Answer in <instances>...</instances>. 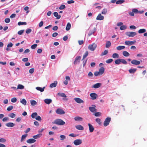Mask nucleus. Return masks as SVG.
<instances>
[{"label": "nucleus", "instance_id": "nucleus-6", "mask_svg": "<svg viewBox=\"0 0 147 147\" xmlns=\"http://www.w3.org/2000/svg\"><path fill=\"white\" fill-rule=\"evenodd\" d=\"M56 112L59 115H63L65 113V111L62 109L60 108L57 109L56 111Z\"/></svg>", "mask_w": 147, "mask_h": 147}, {"label": "nucleus", "instance_id": "nucleus-12", "mask_svg": "<svg viewBox=\"0 0 147 147\" xmlns=\"http://www.w3.org/2000/svg\"><path fill=\"white\" fill-rule=\"evenodd\" d=\"M36 141V140L34 139L30 138L26 140V142L28 143L31 144L35 142Z\"/></svg>", "mask_w": 147, "mask_h": 147}, {"label": "nucleus", "instance_id": "nucleus-49", "mask_svg": "<svg viewBox=\"0 0 147 147\" xmlns=\"http://www.w3.org/2000/svg\"><path fill=\"white\" fill-rule=\"evenodd\" d=\"M4 21L5 23H8L10 22V20L9 18H6L5 19Z\"/></svg>", "mask_w": 147, "mask_h": 147}, {"label": "nucleus", "instance_id": "nucleus-54", "mask_svg": "<svg viewBox=\"0 0 147 147\" xmlns=\"http://www.w3.org/2000/svg\"><path fill=\"white\" fill-rule=\"evenodd\" d=\"M17 99L15 97H14L12 98L11 99V101L12 102H15L17 101Z\"/></svg>", "mask_w": 147, "mask_h": 147}, {"label": "nucleus", "instance_id": "nucleus-36", "mask_svg": "<svg viewBox=\"0 0 147 147\" xmlns=\"http://www.w3.org/2000/svg\"><path fill=\"white\" fill-rule=\"evenodd\" d=\"M38 115L37 113L36 112H35L32 113L31 115V117L32 118H35Z\"/></svg>", "mask_w": 147, "mask_h": 147}, {"label": "nucleus", "instance_id": "nucleus-19", "mask_svg": "<svg viewBox=\"0 0 147 147\" xmlns=\"http://www.w3.org/2000/svg\"><path fill=\"white\" fill-rule=\"evenodd\" d=\"M42 135V134L41 133L38 134L36 135H34L33 136V138L34 139H37L40 138Z\"/></svg>", "mask_w": 147, "mask_h": 147}, {"label": "nucleus", "instance_id": "nucleus-11", "mask_svg": "<svg viewBox=\"0 0 147 147\" xmlns=\"http://www.w3.org/2000/svg\"><path fill=\"white\" fill-rule=\"evenodd\" d=\"M74 100L76 102L78 103H82L84 102L81 99L79 98H74Z\"/></svg>", "mask_w": 147, "mask_h": 147}, {"label": "nucleus", "instance_id": "nucleus-63", "mask_svg": "<svg viewBox=\"0 0 147 147\" xmlns=\"http://www.w3.org/2000/svg\"><path fill=\"white\" fill-rule=\"evenodd\" d=\"M74 3V1L73 0H71L68 1H67V3L68 4H71V3Z\"/></svg>", "mask_w": 147, "mask_h": 147}, {"label": "nucleus", "instance_id": "nucleus-53", "mask_svg": "<svg viewBox=\"0 0 147 147\" xmlns=\"http://www.w3.org/2000/svg\"><path fill=\"white\" fill-rule=\"evenodd\" d=\"M37 46V44H34L31 46V48L32 49H34Z\"/></svg>", "mask_w": 147, "mask_h": 147}, {"label": "nucleus", "instance_id": "nucleus-14", "mask_svg": "<svg viewBox=\"0 0 147 147\" xmlns=\"http://www.w3.org/2000/svg\"><path fill=\"white\" fill-rule=\"evenodd\" d=\"M96 30V29L95 28H94L92 30H90L88 34V36H89L93 34L95 32Z\"/></svg>", "mask_w": 147, "mask_h": 147}, {"label": "nucleus", "instance_id": "nucleus-31", "mask_svg": "<svg viewBox=\"0 0 147 147\" xmlns=\"http://www.w3.org/2000/svg\"><path fill=\"white\" fill-rule=\"evenodd\" d=\"M146 30L145 29H141L138 31V32L139 34H142L145 32Z\"/></svg>", "mask_w": 147, "mask_h": 147}, {"label": "nucleus", "instance_id": "nucleus-20", "mask_svg": "<svg viewBox=\"0 0 147 147\" xmlns=\"http://www.w3.org/2000/svg\"><path fill=\"white\" fill-rule=\"evenodd\" d=\"M101 85V84L100 83H97L94 85L92 88H97L100 87Z\"/></svg>", "mask_w": 147, "mask_h": 147}, {"label": "nucleus", "instance_id": "nucleus-27", "mask_svg": "<svg viewBox=\"0 0 147 147\" xmlns=\"http://www.w3.org/2000/svg\"><path fill=\"white\" fill-rule=\"evenodd\" d=\"M45 88V87H43L42 88L39 87H36V88L37 90H39L41 92H42L44 91Z\"/></svg>", "mask_w": 147, "mask_h": 147}, {"label": "nucleus", "instance_id": "nucleus-24", "mask_svg": "<svg viewBox=\"0 0 147 147\" xmlns=\"http://www.w3.org/2000/svg\"><path fill=\"white\" fill-rule=\"evenodd\" d=\"M54 16L56 17V19H59L61 18V16L59 15L58 13L57 12H55L53 13Z\"/></svg>", "mask_w": 147, "mask_h": 147}, {"label": "nucleus", "instance_id": "nucleus-39", "mask_svg": "<svg viewBox=\"0 0 147 147\" xmlns=\"http://www.w3.org/2000/svg\"><path fill=\"white\" fill-rule=\"evenodd\" d=\"M125 2L124 0H118L116 2V4H122Z\"/></svg>", "mask_w": 147, "mask_h": 147}, {"label": "nucleus", "instance_id": "nucleus-45", "mask_svg": "<svg viewBox=\"0 0 147 147\" xmlns=\"http://www.w3.org/2000/svg\"><path fill=\"white\" fill-rule=\"evenodd\" d=\"M58 95H59L60 96L62 97H66V96L65 94L64 93H58Z\"/></svg>", "mask_w": 147, "mask_h": 147}, {"label": "nucleus", "instance_id": "nucleus-4", "mask_svg": "<svg viewBox=\"0 0 147 147\" xmlns=\"http://www.w3.org/2000/svg\"><path fill=\"white\" fill-rule=\"evenodd\" d=\"M111 120V118L109 117H107L104 122V125L105 126H107L109 124Z\"/></svg>", "mask_w": 147, "mask_h": 147}, {"label": "nucleus", "instance_id": "nucleus-10", "mask_svg": "<svg viewBox=\"0 0 147 147\" xmlns=\"http://www.w3.org/2000/svg\"><path fill=\"white\" fill-rule=\"evenodd\" d=\"M131 63L134 65H138L140 64V62L139 61L134 59L131 61Z\"/></svg>", "mask_w": 147, "mask_h": 147}, {"label": "nucleus", "instance_id": "nucleus-8", "mask_svg": "<svg viewBox=\"0 0 147 147\" xmlns=\"http://www.w3.org/2000/svg\"><path fill=\"white\" fill-rule=\"evenodd\" d=\"M81 57L80 56L76 57L75 58V61L74 63V65H76L78 63H79L80 61Z\"/></svg>", "mask_w": 147, "mask_h": 147}, {"label": "nucleus", "instance_id": "nucleus-55", "mask_svg": "<svg viewBox=\"0 0 147 147\" xmlns=\"http://www.w3.org/2000/svg\"><path fill=\"white\" fill-rule=\"evenodd\" d=\"M35 119L38 121H41L42 120V119L38 115H37L35 118Z\"/></svg>", "mask_w": 147, "mask_h": 147}, {"label": "nucleus", "instance_id": "nucleus-38", "mask_svg": "<svg viewBox=\"0 0 147 147\" xmlns=\"http://www.w3.org/2000/svg\"><path fill=\"white\" fill-rule=\"evenodd\" d=\"M121 59H116L115 61V63L117 65H119L121 62Z\"/></svg>", "mask_w": 147, "mask_h": 147}, {"label": "nucleus", "instance_id": "nucleus-33", "mask_svg": "<svg viewBox=\"0 0 147 147\" xmlns=\"http://www.w3.org/2000/svg\"><path fill=\"white\" fill-rule=\"evenodd\" d=\"M111 43L110 41H107L106 43L105 47L107 48H109L111 46Z\"/></svg>", "mask_w": 147, "mask_h": 147}, {"label": "nucleus", "instance_id": "nucleus-52", "mask_svg": "<svg viewBox=\"0 0 147 147\" xmlns=\"http://www.w3.org/2000/svg\"><path fill=\"white\" fill-rule=\"evenodd\" d=\"M96 121L99 124H101V120L99 118H97L96 119Z\"/></svg>", "mask_w": 147, "mask_h": 147}, {"label": "nucleus", "instance_id": "nucleus-13", "mask_svg": "<svg viewBox=\"0 0 147 147\" xmlns=\"http://www.w3.org/2000/svg\"><path fill=\"white\" fill-rule=\"evenodd\" d=\"M88 125L89 126V129L90 132L91 133L94 130V127L90 123H88Z\"/></svg>", "mask_w": 147, "mask_h": 147}, {"label": "nucleus", "instance_id": "nucleus-34", "mask_svg": "<svg viewBox=\"0 0 147 147\" xmlns=\"http://www.w3.org/2000/svg\"><path fill=\"white\" fill-rule=\"evenodd\" d=\"M20 102L24 105H26V101L25 99H22L20 101Z\"/></svg>", "mask_w": 147, "mask_h": 147}, {"label": "nucleus", "instance_id": "nucleus-3", "mask_svg": "<svg viewBox=\"0 0 147 147\" xmlns=\"http://www.w3.org/2000/svg\"><path fill=\"white\" fill-rule=\"evenodd\" d=\"M125 34L129 37H133L136 35L137 34L135 32H127L125 33Z\"/></svg>", "mask_w": 147, "mask_h": 147}, {"label": "nucleus", "instance_id": "nucleus-35", "mask_svg": "<svg viewBox=\"0 0 147 147\" xmlns=\"http://www.w3.org/2000/svg\"><path fill=\"white\" fill-rule=\"evenodd\" d=\"M112 57L113 58H117L119 57V55L117 53H114L112 55Z\"/></svg>", "mask_w": 147, "mask_h": 147}, {"label": "nucleus", "instance_id": "nucleus-56", "mask_svg": "<svg viewBox=\"0 0 147 147\" xmlns=\"http://www.w3.org/2000/svg\"><path fill=\"white\" fill-rule=\"evenodd\" d=\"M60 140H63L66 138V137L64 135H61L60 136Z\"/></svg>", "mask_w": 147, "mask_h": 147}, {"label": "nucleus", "instance_id": "nucleus-30", "mask_svg": "<svg viewBox=\"0 0 147 147\" xmlns=\"http://www.w3.org/2000/svg\"><path fill=\"white\" fill-rule=\"evenodd\" d=\"M71 27V25L70 23L69 22L68 23L66 27V30L67 31L69 30L70 29Z\"/></svg>", "mask_w": 147, "mask_h": 147}, {"label": "nucleus", "instance_id": "nucleus-15", "mask_svg": "<svg viewBox=\"0 0 147 147\" xmlns=\"http://www.w3.org/2000/svg\"><path fill=\"white\" fill-rule=\"evenodd\" d=\"M136 41H125V45H133L134 44Z\"/></svg>", "mask_w": 147, "mask_h": 147}, {"label": "nucleus", "instance_id": "nucleus-57", "mask_svg": "<svg viewBox=\"0 0 147 147\" xmlns=\"http://www.w3.org/2000/svg\"><path fill=\"white\" fill-rule=\"evenodd\" d=\"M107 12V9H104L102 10V11L101 12L102 14H105Z\"/></svg>", "mask_w": 147, "mask_h": 147}, {"label": "nucleus", "instance_id": "nucleus-48", "mask_svg": "<svg viewBox=\"0 0 147 147\" xmlns=\"http://www.w3.org/2000/svg\"><path fill=\"white\" fill-rule=\"evenodd\" d=\"M13 106H10L8 107L7 108V110L8 111H10L13 109Z\"/></svg>", "mask_w": 147, "mask_h": 147}, {"label": "nucleus", "instance_id": "nucleus-46", "mask_svg": "<svg viewBox=\"0 0 147 147\" xmlns=\"http://www.w3.org/2000/svg\"><path fill=\"white\" fill-rule=\"evenodd\" d=\"M121 62L124 64H126L127 63L126 61L123 59H121Z\"/></svg>", "mask_w": 147, "mask_h": 147}, {"label": "nucleus", "instance_id": "nucleus-5", "mask_svg": "<svg viewBox=\"0 0 147 147\" xmlns=\"http://www.w3.org/2000/svg\"><path fill=\"white\" fill-rule=\"evenodd\" d=\"M74 144L76 146L79 145L82 143V140L81 139H76L74 141Z\"/></svg>", "mask_w": 147, "mask_h": 147}, {"label": "nucleus", "instance_id": "nucleus-51", "mask_svg": "<svg viewBox=\"0 0 147 147\" xmlns=\"http://www.w3.org/2000/svg\"><path fill=\"white\" fill-rule=\"evenodd\" d=\"M65 8V5H62L59 7V9H63Z\"/></svg>", "mask_w": 147, "mask_h": 147}, {"label": "nucleus", "instance_id": "nucleus-58", "mask_svg": "<svg viewBox=\"0 0 147 147\" xmlns=\"http://www.w3.org/2000/svg\"><path fill=\"white\" fill-rule=\"evenodd\" d=\"M101 113L99 112H96L94 114V115L96 117L99 116L100 115Z\"/></svg>", "mask_w": 147, "mask_h": 147}, {"label": "nucleus", "instance_id": "nucleus-22", "mask_svg": "<svg viewBox=\"0 0 147 147\" xmlns=\"http://www.w3.org/2000/svg\"><path fill=\"white\" fill-rule=\"evenodd\" d=\"M74 119L75 121H82L83 120V118L82 117L79 116H77L75 117L74 118Z\"/></svg>", "mask_w": 147, "mask_h": 147}, {"label": "nucleus", "instance_id": "nucleus-37", "mask_svg": "<svg viewBox=\"0 0 147 147\" xmlns=\"http://www.w3.org/2000/svg\"><path fill=\"white\" fill-rule=\"evenodd\" d=\"M108 51L107 50H105L103 52H102L100 55L101 56H103L107 54Z\"/></svg>", "mask_w": 147, "mask_h": 147}, {"label": "nucleus", "instance_id": "nucleus-16", "mask_svg": "<svg viewBox=\"0 0 147 147\" xmlns=\"http://www.w3.org/2000/svg\"><path fill=\"white\" fill-rule=\"evenodd\" d=\"M75 127L77 129L79 130H83L84 129V127L82 125H76Z\"/></svg>", "mask_w": 147, "mask_h": 147}, {"label": "nucleus", "instance_id": "nucleus-32", "mask_svg": "<svg viewBox=\"0 0 147 147\" xmlns=\"http://www.w3.org/2000/svg\"><path fill=\"white\" fill-rule=\"evenodd\" d=\"M30 103L32 105L34 106L37 104V102L34 100H30Z\"/></svg>", "mask_w": 147, "mask_h": 147}, {"label": "nucleus", "instance_id": "nucleus-7", "mask_svg": "<svg viewBox=\"0 0 147 147\" xmlns=\"http://www.w3.org/2000/svg\"><path fill=\"white\" fill-rule=\"evenodd\" d=\"M92 107H89V109L92 112L94 113L96 111L97 109L95 108L96 106L95 105H92Z\"/></svg>", "mask_w": 147, "mask_h": 147}, {"label": "nucleus", "instance_id": "nucleus-47", "mask_svg": "<svg viewBox=\"0 0 147 147\" xmlns=\"http://www.w3.org/2000/svg\"><path fill=\"white\" fill-rule=\"evenodd\" d=\"M127 28V27L125 25H123L121 26L120 29L121 30H123Z\"/></svg>", "mask_w": 147, "mask_h": 147}, {"label": "nucleus", "instance_id": "nucleus-41", "mask_svg": "<svg viewBox=\"0 0 147 147\" xmlns=\"http://www.w3.org/2000/svg\"><path fill=\"white\" fill-rule=\"evenodd\" d=\"M24 88V86L23 85L21 84H19L18 86V89H23Z\"/></svg>", "mask_w": 147, "mask_h": 147}, {"label": "nucleus", "instance_id": "nucleus-2", "mask_svg": "<svg viewBox=\"0 0 147 147\" xmlns=\"http://www.w3.org/2000/svg\"><path fill=\"white\" fill-rule=\"evenodd\" d=\"M97 47V45L95 43H92L89 45L88 47V49L91 51H94Z\"/></svg>", "mask_w": 147, "mask_h": 147}, {"label": "nucleus", "instance_id": "nucleus-25", "mask_svg": "<svg viewBox=\"0 0 147 147\" xmlns=\"http://www.w3.org/2000/svg\"><path fill=\"white\" fill-rule=\"evenodd\" d=\"M52 101V100L50 99H46L44 100L45 102L47 104H50Z\"/></svg>", "mask_w": 147, "mask_h": 147}, {"label": "nucleus", "instance_id": "nucleus-23", "mask_svg": "<svg viewBox=\"0 0 147 147\" xmlns=\"http://www.w3.org/2000/svg\"><path fill=\"white\" fill-rule=\"evenodd\" d=\"M105 68L103 67H101L99 70L98 72L100 75L102 74L104 72Z\"/></svg>", "mask_w": 147, "mask_h": 147}, {"label": "nucleus", "instance_id": "nucleus-43", "mask_svg": "<svg viewBox=\"0 0 147 147\" xmlns=\"http://www.w3.org/2000/svg\"><path fill=\"white\" fill-rule=\"evenodd\" d=\"M27 24L26 22H19L18 23V24L19 26L23 25H26Z\"/></svg>", "mask_w": 147, "mask_h": 147}, {"label": "nucleus", "instance_id": "nucleus-9", "mask_svg": "<svg viewBox=\"0 0 147 147\" xmlns=\"http://www.w3.org/2000/svg\"><path fill=\"white\" fill-rule=\"evenodd\" d=\"M90 95L91 97V99L93 100L96 99L97 97V94L95 93H91Z\"/></svg>", "mask_w": 147, "mask_h": 147}, {"label": "nucleus", "instance_id": "nucleus-40", "mask_svg": "<svg viewBox=\"0 0 147 147\" xmlns=\"http://www.w3.org/2000/svg\"><path fill=\"white\" fill-rule=\"evenodd\" d=\"M88 51L85 52L84 54L83 55L82 60L85 58L88 55Z\"/></svg>", "mask_w": 147, "mask_h": 147}, {"label": "nucleus", "instance_id": "nucleus-26", "mask_svg": "<svg viewBox=\"0 0 147 147\" xmlns=\"http://www.w3.org/2000/svg\"><path fill=\"white\" fill-rule=\"evenodd\" d=\"M136 70V69L131 68L129 70V71L130 74H134Z\"/></svg>", "mask_w": 147, "mask_h": 147}, {"label": "nucleus", "instance_id": "nucleus-59", "mask_svg": "<svg viewBox=\"0 0 147 147\" xmlns=\"http://www.w3.org/2000/svg\"><path fill=\"white\" fill-rule=\"evenodd\" d=\"M78 136V135H76V134H74L73 133L70 134L69 135V136H71V137H76L77 136Z\"/></svg>", "mask_w": 147, "mask_h": 147}, {"label": "nucleus", "instance_id": "nucleus-64", "mask_svg": "<svg viewBox=\"0 0 147 147\" xmlns=\"http://www.w3.org/2000/svg\"><path fill=\"white\" fill-rule=\"evenodd\" d=\"M34 68H31L29 70V72L30 74H32L34 71Z\"/></svg>", "mask_w": 147, "mask_h": 147}, {"label": "nucleus", "instance_id": "nucleus-50", "mask_svg": "<svg viewBox=\"0 0 147 147\" xmlns=\"http://www.w3.org/2000/svg\"><path fill=\"white\" fill-rule=\"evenodd\" d=\"M113 61V60L112 59H110L106 60V62L107 63H111Z\"/></svg>", "mask_w": 147, "mask_h": 147}, {"label": "nucleus", "instance_id": "nucleus-28", "mask_svg": "<svg viewBox=\"0 0 147 147\" xmlns=\"http://www.w3.org/2000/svg\"><path fill=\"white\" fill-rule=\"evenodd\" d=\"M125 48V46H119L117 47H116V49L118 50H121L122 49H124Z\"/></svg>", "mask_w": 147, "mask_h": 147}, {"label": "nucleus", "instance_id": "nucleus-42", "mask_svg": "<svg viewBox=\"0 0 147 147\" xmlns=\"http://www.w3.org/2000/svg\"><path fill=\"white\" fill-rule=\"evenodd\" d=\"M27 136V134H25L22 136L21 139V142H22L23 140Z\"/></svg>", "mask_w": 147, "mask_h": 147}, {"label": "nucleus", "instance_id": "nucleus-62", "mask_svg": "<svg viewBox=\"0 0 147 147\" xmlns=\"http://www.w3.org/2000/svg\"><path fill=\"white\" fill-rule=\"evenodd\" d=\"M32 31V30L31 29H27L26 31V33L27 34H28L30 33Z\"/></svg>", "mask_w": 147, "mask_h": 147}, {"label": "nucleus", "instance_id": "nucleus-21", "mask_svg": "<svg viewBox=\"0 0 147 147\" xmlns=\"http://www.w3.org/2000/svg\"><path fill=\"white\" fill-rule=\"evenodd\" d=\"M5 125L8 127H12L14 126L15 124L13 123L9 122L6 123Z\"/></svg>", "mask_w": 147, "mask_h": 147}, {"label": "nucleus", "instance_id": "nucleus-60", "mask_svg": "<svg viewBox=\"0 0 147 147\" xmlns=\"http://www.w3.org/2000/svg\"><path fill=\"white\" fill-rule=\"evenodd\" d=\"M24 31V30H21L19 31L18 33L19 35H22Z\"/></svg>", "mask_w": 147, "mask_h": 147}, {"label": "nucleus", "instance_id": "nucleus-29", "mask_svg": "<svg viewBox=\"0 0 147 147\" xmlns=\"http://www.w3.org/2000/svg\"><path fill=\"white\" fill-rule=\"evenodd\" d=\"M123 55L125 57H128L130 55L129 53L126 51H123Z\"/></svg>", "mask_w": 147, "mask_h": 147}, {"label": "nucleus", "instance_id": "nucleus-17", "mask_svg": "<svg viewBox=\"0 0 147 147\" xmlns=\"http://www.w3.org/2000/svg\"><path fill=\"white\" fill-rule=\"evenodd\" d=\"M57 82V81H55L54 82L50 84V87L51 88L55 87L56 86Z\"/></svg>", "mask_w": 147, "mask_h": 147}, {"label": "nucleus", "instance_id": "nucleus-18", "mask_svg": "<svg viewBox=\"0 0 147 147\" xmlns=\"http://www.w3.org/2000/svg\"><path fill=\"white\" fill-rule=\"evenodd\" d=\"M104 18V16L101 15L100 13H99L96 17V19L98 20H103Z\"/></svg>", "mask_w": 147, "mask_h": 147}, {"label": "nucleus", "instance_id": "nucleus-61", "mask_svg": "<svg viewBox=\"0 0 147 147\" xmlns=\"http://www.w3.org/2000/svg\"><path fill=\"white\" fill-rule=\"evenodd\" d=\"M6 141V140L3 138L0 139V142L4 143Z\"/></svg>", "mask_w": 147, "mask_h": 147}, {"label": "nucleus", "instance_id": "nucleus-44", "mask_svg": "<svg viewBox=\"0 0 147 147\" xmlns=\"http://www.w3.org/2000/svg\"><path fill=\"white\" fill-rule=\"evenodd\" d=\"M9 116L13 118L15 117L16 115L13 113H11L9 115Z\"/></svg>", "mask_w": 147, "mask_h": 147}, {"label": "nucleus", "instance_id": "nucleus-1", "mask_svg": "<svg viewBox=\"0 0 147 147\" xmlns=\"http://www.w3.org/2000/svg\"><path fill=\"white\" fill-rule=\"evenodd\" d=\"M55 123L57 125H63L65 124V122L62 119H57L55 121Z\"/></svg>", "mask_w": 147, "mask_h": 147}]
</instances>
